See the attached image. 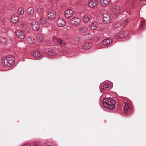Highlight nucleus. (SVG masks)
I'll use <instances>...</instances> for the list:
<instances>
[{
  "instance_id": "1",
  "label": "nucleus",
  "mask_w": 146,
  "mask_h": 146,
  "mask_svg": "<svg viewBox=\"0 0 146 146\" xmlns=\"http://www.w3.org/2000/svg\"><path fill=\"white\" fill-rule=\"evenodd\" d=\"M103 102L104 107L109 110H113L115 107V102L112 98H106L103 100Z\"/></svg>"
},
{
  "instance_id": "2",
  "label": "nucleus",
  "mask_w": 146,
  "mask_h": 146,
  "mask_svg": "<svg viewBox=\"0 0 146 146\" xmlns=\"http://www.w3.org/2000/svg\"><path fill=\"white\" fill-rule=\"evenodd\" d=\"M15 58L13 56H9L3 58L2 60V63L5 67H10L15 63Z\"/></svg>"
},
{
  "instance_id": "3",
  "label": "nucleus",
  "mask_w": 146,
  "mask_h": 146,
  "mask_svg": "<svg viewBox=\"0 0 146 146\" xmlns=\"http://www.w3.org/2000/svg\"><path fill=\"white\" fill-rule=\"evenodd\" d=\"M124 110L125 113L130 114L133 111L132 106L129 102H127L125 103Z\"/></svg>"
},
{
  "instance_id": "4",
  "label": "nucleus",
  "mask_w": 146,
  "mask_h": 146,
  "mask_svg": "<svg viewBox=\"0 0 146 146\" xmlns=\"http://www.w3.org/2000/svg\"><path fill=\"white\" fill-rule=\"evenodd\" d=\"M80 23V19L78 17H73L70 21L71 24L74 26H78Z\"/></svg>"
},
{
  "instance_id": "5",
  "label": "nucleus",
  "mask_w": 146,
  "mask_h": 146,
  "mask_svg": "<svg viewBox=\"0 0 146 146\" xmlns=\"http://www.w3.org/2000/svg\"><path fill=\"white\" fill-rule=\"evenodd\" d=\"M103 20L104 23H107L110 22L111 18L110 14L104 13L103 15Z\"/></svg>"
},
{
  "instance_id": "6",
  "label": "nucleus",
  "mask_w": 146,
  "mask_h": 146,
  "mask_svg": "<svg viewBox=\"0 0 146 146\" xmlns=\"http://www.w3.org/2000/svg\"><path fill=\"white\" fill-rule=\"evenodd\" d=\"M32 27L34 30L37 31L39 30L40 27L39 23L36 21L34 20L32 23Z\"/></svg>"
},
{
  "instance_id": "7",
  "label": "nucleus",
  "mask_w": 146,
  "mask_h": 146,
  "mask_svg": "<svg viewBox=\"0 0 146 146\" xmlns=\"http://www.w3.org/2000/svg\"><path fill=\"white\" fill-rule=\"evenodd\" d=\"M128 33V32L127 31H121L117 34L116 36L117 38H123L127 36Z\"/></svg>"
},
{
  "instance_id": "8",
  "label": "nucleus",
  "mask_w": 146,
  "mask_h": 146,
  "mask_svg": "<svg viewBox=\"0 0 146 146\" xmlns=\"http://www.w3.org/2000/svg\"><path fill=\"white\" fill-rule=\"evenodd\" d=\"M58 25L60 27H63L66 24V23L64 20L61 18H58L57 21Z\"/></svg>"
},
{
  "instance_id": "9",
  "label": "nucleus",
  "mask_w": 146,
  "mask_h": 146,
  "mask_svg": "<svg viewBox=\"0 0 146 146\" xmlns=\"http://www.w3.org/2000/svg\"><path fill=\"white\" fill-rule=\"evenodd\" d=\"M48 17L51 19H54L56 16V12L54 11L49 10L47 13Z\"/></svg>"
},
{
  "instance_id": "10",
  "label": "nucleus",
  "mask_w": 146,
  "mask_h": 146,
  "mask_svg": "<svg viewBox=\"0 0 146 146\" xmlns=\"http://www.w3.org/2000/svg\"><path fill=\"white\" fill-rule=\"evenodd\" d=\"M74 14L73 10L71 9H68L66 10L64 12V15L65 17L69 18L72 16Z\"/></svg>"
},
{
  "instance_id": "11",
  "label": "nucleus",
  "mask_w": 146,
  "mask_h": 146,
  "mask_svg": "<svg viewBox=\"0 0 146 146\" xmlns=\"http://www.w3.org/2000/svg\"><path fill=\"white\" fill-rule=\"evenodd\" d=\"M16 36L20 39H23L25 37L24 33L21 31L18 30L16 32Z\"/></svg>"
},
{
  "instance_id": "12",
  "label": "nucleus",
  "mask_w": 146,
  "mask_h": 146,
  "mask_svg": "<svg viewBox=\"0 0 146 146\" xmlns=\"http://www.w3.org/2000/svg\"><path fill=\"white\" fill-rule=\"evenodd\" d=\"M100 3L103 7H105L109 5L110 3V0H100Z\"/></svg>"
},
{
  "instance_id": "13",
  "label": "nucleus",
  "mask_w": 146,
  "mask_h": 146,
  "mask_svg": "<svg viewBox=\"0 0 146 146\" xmlns=\"http://www.w3.org/2000/svg\"><path fill=\"white\" fill-rule=\"evenodd\" d=\"M98 3L96 0H91L89 3V6L91 8L95 7Z\"/></svg>"
},
{
  "instance_id": "14",
  "label": "nucleus",
  "mask_w": 146,
  "mask_h": 146,
  "mask_svg": "<svg viewBox=\"0 0 146 146\" xmlns=\"http://www.w3.org/2000/svg\"><path fill=\"white\" fill-rule=\"evenodd\" d=\"M87 31V27L85 26H82L80 27L78 30V32L80 34L84 33Z\"/></svg>"
},
{
  "instance_id": "15",
  "label": "nucleus",
  "mask_w": 146,
  "mask_h": 146,
  "mask_svg": "<svg viewBox=\"0 0 146 146\" xmlns=\"http://www.w3.org/2000/svg\"><path fill=\"white\" fill-rule=\"evenodd\" d=\"M120 11V8L118 6L115 5L113 7V11L115 15H117L119 13Z\"/></svg>"
},
{
  "instance_id": "16",
  "label": "nucleus",
  "mask_w": 146,
  "mask_h": 146,
  "mask_svg": "<svg viewBox=\"0 0 146 146\" xmlns=\"http://www.w3.org/2000/svg\"><path fill=\"white\" fill-rule=\"evenodd\" d=\"M31 55L35 57L40 58L42 57L41 53H40L39 51H36L33 52L32 53Z\"/></svg>"
},
{
  "instance_id": "17",
  "label": "nucleus",
  "mask_w": 146,
  "mask_h": 146,
  "mask_svg": "<svg viewBox=\"0 0 146 146\" xmlns=\"http://www.w3.org/2000/svg\"><path fill=\"white\" fill-rule=\"evenodd\" d=\"M19 19V17H18L17 15L16 14H15L12 17L11 20L13 23H15L18 21Z\"/></svg>"
},
{
  "instance_id": "18",
  "label": "nucleus",
  "mask_w": 146,
  "mask_h": 146,
  "mask_svg": "<svg viewBox=\"0 0 146 146\" xmlns=\"http://www.w3.org/2000/svg\"><path fill=\"white\" fill-rule=\"evenodd\" d=\"M112 42V41L111 39H106L102 42V44L104 45H107L110 44Z\"/></svg>"
},
{
  "instance_id": "19",
  "label": "nucleus",
  "mask_w": 146,
  "mask_h": 146,
  "mask_svg": "<svg viewBox=\"0 0 146 146\" xmlns=\"http://www.w3.org/2000/svg\"><path fill=\"white\" fill-rule=\"evenodd\" d=\"M130 8H127L125 9H123L122 11V14L124 15L127 16L128 15H131L130 12Z\"/></svg>"
},
{
  "instance_id": "20",
  "label": "nucleus",
  "mask_w": 146,
  "mask_h": 146,
  "mask_svg": "<svg viewBox=\"0 0 146 146\" xmlns=\"http://www.w3.org/2000/svg\"><path fill=\"white\" fill-rule=\"evenodd\" d=\"M7 41V40L6 38L2 36L0 37V44H1L4 45L6 44Z\"/></svg>"
},
{
  "instance_id": "21",
  "label": "nucleus",
  "mask_w": 146,
  "mask_h": 146,
  "mask_svg": "<svg viewBox=\"0 0 146 146\" xmlns=\"http://www.w3.org/2000/svg\"><path fill=\"white\" fill-rule=\"evenodd\" d=\"M57 42L58 44L62 46H64L66 44L65 41L60 39H58L57 40Z\"/></svg>"
},
{
  "instance_id": "22",
  "label": "nucleus",
  "mask_w": 146,
  "mask_h": 146,
  "mask_svg": "<svg viewBox=\"0 0 146 146\" xmlns=\"http://www.w3.org/2000/svg\"><path fill=\"white\" fill-rule=\"evenodd\" d=\"M91 46V44L89 43H85L82 46V48L84 49H89Z\"/></svg>"
},
{
  "instance_id": "23",
  "label": "nucleus",
  "mask_w": 146,
  "mask_h": 146,
  "mask_svg": "<svg viewBox=\"0 0 146 146\" xmlns=\"http://www.w3.org/2000/svg\"><path fill=\"white\" fill-rule=\"evenodd\" d=\"M98 26V23L96 22H92L91 24V28L92 30H95L96 29Z\"/></svg>"
},
{
  "instance_id": "24",
  "label": "nucleus",
  "mask_w": 146,
  "mask_h": 146,
  "mask_svg": "<svg viewBox=\"0 0 146 146\" xmlns=\"http://www.w3.org/2000/svg\"><path fill=\"white\" fill-rule=\"evenodd\" d=\"M91 17L90 15H85L83 16L82 19L84 22H87L90 20Z\"/></svg>"
},
{
  "instance_id": "25",
  "label": "nucleus",
  "mask_w": 146,
  "mask_h": 146,
  "mask_svg": "<svg viewBox=\"0 0 146 146\" xmlns=\"http://www.w3.org/2000/svg\"><path fill=\"white\" fill-rule=\"evenodd\" d=\"M47 54L50 56H53L56 54V52L53 50H49L46 52Z\"/></svg>"
},
{
  "instance_id": "26",
  "label": "nucleus",
  "mask_w": 146,
  "mask_h": 146,
  "mask_svg": "<svg viewBox=\"0 0 146 146\" xmlns=\"http://www.w3.org/2000/svg\"><path fill=\"white\" fill-rule=\"evenodd\" d=\"M146 27V22L144 20H143L142 21L141 25H140V26H139V29H145Z\"/></svg>"
},
{
  "instance_id": "27",
  "label": "nucleus",
  "mask_w": 146,
  "mask_h": 146,
  "mask_svg": "<svg viewBox=\"0 0 146 146\" xmlns=\"http://www.w3.org/2000/svg\"><path fill=\"white\" fill-rule=\"evenodd\" d=\"M27 11L29 14L33 15L34 12V9L33 8L29 7L27 9Z\"/></svg>"
},
{
  "instance_id": "28",
  "label": "nucleus",
  "mask_w": 146,
  "mask_h": 146,
  "mask_svg": "<svg viewBox=\"0 0 146 146\" xmlns=\"http://www.w3.org/2000/svg\"><path fill=\"white\" fill-rule=\"evenodd\" d=\"M40 23L42 24H44L46 22V20L45 18L42 17L40 18L39 19Z\"/></svg>"
},
{
  "instance_id": "29",
  "label": "nucleus",
  "mask_w": 146,
  "mask_h": 146,
  "mask_svg": "<svg viewBox=\"0 0 146 146\" xmlns=\"http://www.w3.org/2000/svg\"><path fill=\"white\" fill-rule=\"evenodd\" d=\"M43 11V7L41 6H38L37 8V11L39 14L42 13Z\"/></svg>"
},
{
  "instance_id": "30",
  "label": "nucleus",
  "mask_w": 146,
  "mask_h": 146,
  "mask_svg": "<svg viewBox=\"0 0 146 146\" xmlns=\"http://www.w3.org/2000/svg\"><path fill=\"white\" fill-rule=\"evenodd\" d=\"M110 84L108 83H106L104 84L102 86V88L103 90L106 89L107 88H109Z\"/></svg>"
},
{
  "instance_id": "31",
  "label": "nucleus",
  "mask_w": 146,
  "mask_h": 146,
  "mask_svg": "<svg viewBox=\"0 0 146 146\" xmlns=\"http://www.w3.org/2000/svg\"><path fill=\"white\" fill-rule=\"evenodd\" d=\"M27 42L29 44H33L34 42V38H31L29 37L27 38Z\"/></svg>"
},
{
  "instance_id": "32",
  "label": "nucleus",
  "mask_w": 146,
  "mask_h": 146,
  "mask_svg": "<svg viewBox=\"0 0 146 146\" xmlns=\"http://www.w3.org/2000/svg\"><path fill=\"white\" fill-rule=\"evenodd\" d=\"M24 13V9L21 8H20L18 9V13L19 15H22Z\"/></svg>"
},
{
  "instance_id": "33",
  "label": "nucleus",
  "mask_w": 146,
  "mask_h": 146,
  "mask_svg": "<svg viewBox=\"0 0 146 146\" xmlns=\"http://www.w3.org/2000/svg\"><path fill=\"white\" fill-rule=\"evenodd\" d=\"M40 142L38 140H36L35 141L34 143V145L35 146H37L39 144Z\"/></svg>"
},
{
  "instance_id": "34",
  "label": "nucleus",
  "mask_w": 146,
  "mask_h": 146,
  "mask_svg": "<svg viewBox=\"0 0 146 146\" xmlns=\"http://www.w3.org/2000/svg\"><path fill=\"white\" fill-rule=\"evenodd\" d=\"M121 24L119 23H118L114 25V27L115 28H118L120 27Z\"/></svg>"
},
{
  "instance_id": "35",
  "label": "nucleus",
  "mask_w": 146,
  "mask_h": 146,
  "mask_svg": "<svg viewBox=\"0 0 146 146\" xmlns=\"http://www.w3.org/2000/svg\"><path fill=\"white\" fill-rule=\"evenodd\" d=\"M80 40V38L79 37H76L75 38L74 41L76 42H78Z\"/></svg>"
},
{
  "instance_id": "36",
  "label": "nucleus",
  "mask_w": 146,
  "mask_h": 146,
  "mask_svg": "<svg viewBox=\"0 0 146 146\" xmlns=\"http://www.w3.org/2000/svg\"><path fill=\"white\" fill-rule=\"evenodd\" d=\"M128 20L127 19H126L123 21V24L124 25H125L128 22Z\"/></svg>"
},
{
  "instance_id": "37",
  "label": "nucleus",
  "mask_w": 146,
  "mask_h": 146,
  "mask_svg": "<svg viewBox=\"0 0 146 146\" xmlns=\"http://www.w3.org/2000/svg\"><path fill=\"white\" fill-rule=\"evenodd\" d=\"M23 146H31V145L29 143L24 144Z\"/></svg>"
},
{
  "instance_id": "38",
  "label": "nucleus",
  "mask_w": 146,
  "mask_h": 146,
  "mask_svg": "<svg viewBox=\"0 0 146 146\" xmlns=\"http://www.w3.org/2000/svg\"><path fill=\"white\" fill-rule=\"evenodd\" d=\"M94 39L96 40H97L98 39V37H95L94 38Z\"/></svg>"
},
{
  "instance_id": "39",
  "label": "nucleus",
  "mask_w": 146,
  "mask_h": 146,
  "mask_svg": "<svg viewBox=\"0 0 146 146\" xmlns=\"http://www.w3.org/2000/svg\"><path fill=\"white\" fill-rule=\"evenodd\" d=\"M141 1H146V0H140Z\"/></svg>"
},
{
  "instance_id": "40",
  "label": "nucleus",
  "mask_w": 146,
  "mask_h": 146,
  "mask_svg": "<svg viewBox=\"0 0 146 146\" xmlns=\"http://www.w3.org/2000/svg\"><path fill=\"white\" fill-rule=\"evenodd\" d=\"M23 25H24V24H23V25H22V26H23Z\"/></svg>"
},
{
  "instance_id": "41",
  "label": "nucleus",
  "mask_w": 146,
  "mask_h": 146,
  "mask_svg": "<svg viewBox=\"0 0 146 146\" xmlns=\"http://www.w3.org/2000/svg\"><path fill=\"white\" fill-rule=\"evenodd\" d=\"M50 146V145H47V146Z\"/></svg>"
}]
</instances>
